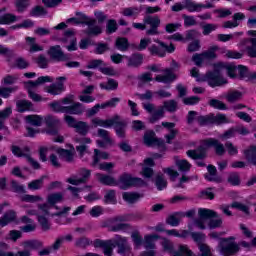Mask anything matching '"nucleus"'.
I'll return each mask as SVG.
<instances>
[{"instance_id": "774afa93", "label": "nucleus", "mask_w": 256, "mask_h": 256, "mask_svg": "<svg viewBox=\"0 0 256 256\" xmlns=\"http://www.w3.org/2000/svg\"><path fill=\"white\" fill-rule=\"evenodd\" d=\"M187 155L190 159H203V157H205V152H201L200 150H189L187 151Z\"/></svg>"}, {"instance_id": "9b49d317", "label": "nucleus", "mask_w": 256, "mask_h": 256, "mask_svg": "<svg viewBox=\"0 0 256 256\" xmlns=\"http://www.w3.org/2000/svg\"><path fill=\"white\" fill-rule=\"evenodd\" d=\"M51 145L49 146H43L39 150V157L40 161L45 163L46 161H49L50 165L52 167H55L56 169H59L61 167V162L59 161V157H57V151L50 150Z\"/></svg>"}, {"instance_id": "a211bd4d", "label": "nucleus", "mask_w": 256, "mask_h": 256, "mask_svg": "<svg viewBox=\"0 0 256 256\" xmlns=\"http://www.w3.org/2000/svg\"><path fill=\"white\" fill-rule=\"evenodd\" d=\"M145 25H149L150 29L146 31V35H159V27L161 26V18L159 16L144 17Z\"/></svg>"}, {"instance_id": "09e8293b", "label": "nucleus", "mask_w": 256, "mask_h": 256, "mask_svg": "<svg viewBox=\"0 0 256 256\" xmlns=\"http://www.w3.org/2000/svg\"><path fill=\"white\" fill-rule=\"evenodd\" d=\"M115 46L118 51H127V49H129V40L123 37L117 38Z\"/></svg>"}, {"instance_id": "b1692460", "label": "nucleus", "mask_w": 256, "mask_h": 256, "mask_svg": "<svg viewBox=\"0 0 256 256\" xmlns=\"http://www.w3.org/2000/svg\"><path fill=\"white\" fill-rule=\"evenodd\" d=\"M47 53L49 57L55 61H67L69 59L67 54L63 53V50H61V46L59 45L51 46Z\"/></svg>"}, {"instance_id": "9d476101", "label": "nucleus", "mask_w": 256, "mask_h": 256, "mask_svg": "<svg viewBox=\"0 0 256 256\" xmlns=\"http://www.w3.org/2000/svg\"><path fill=\"white\" fill-rule=\"evenodd\" d=\"M161 245L163 247V250L166 251V253H169L170 256H191V255H193V251H191V249H189L188 245H180L178 247V251H175L173 242H171L165 238L162 240Z\"/></svg>"}, {"instance_id": "ea45409f", "label": "nucleus", "mask_w": 256, "mask_h": 256, "mask_svg": "<svg viewBox=\"0 0 256 256\" xmlns=\"http://www.w3.org/2000/svg\"><path fill=\"white\" fill-rule=\"evenodd\" d=\"M166 235H170L172 237H179L180 239H187L191 233L187 230H177V229H172V230H166Z\"/></svg>"}, {"instance_id": "8fccbe9b", "label": "nucleus", "mask_w": 256, "mask_h": 256, "mask_svg": "<svg viewBox=\"0 0 256 256\" xmlns=\"http://www.w3.org/2000/svg\"><path fill=\"white\" fill-rule=\"evenodd\" d=\"M22 223H29L28 225L24 226L22 228V230L25 232V233H31V231H35L36 229V225L35 223H33V220H31L29 217L27 216H23L22 217Z\"/></svg>"}, {"instance_id": "c85d7f7f", "label": "nucleus", "mask_w": 256, "mask_h": 256, "mask_svg": "<svg viewBox=\"0 0 256 256\" xmlns=\"http://www.w3.org/2000/svg\"><path fill=\"white\" fill-rule=\"evenodd\" d=\"M205 147H214L217 155L225 154V146L216 139H208L204 142Z\"/></svg>"}, {"instance_id": "f704fd0d", "label": "nucleus", "mask_w": 256, "mask_h": 256, "mask_svg": "<svg viewBox=\"0 0 256 256\" xmlns=\"http://www.w3.org/2000/svg\"><path fill=\"white\" fill-rule=\"evenodd\" d=\"M224 97L228 101V103H235V101H239L243 97V93L239 90H230L226 94H224Z\"/></svg>"}, {"instance_id": "79ce46f5", "label": "nucleus", "mask_w": 256, "mask_h": 256, "mask_svg": "<svg viewBox=\"0 0 256 256\" xmlns=\"http://www.w3.org/2000/svg\"><path fill=\"white\" fill-rule=\"evenodd\" d=\"M43 181H45V176L29 182L28 189L30 191H39V189H43Z\"/></svg>"}, {"instance_id": "1a4fd4ad", "label": "nucleus", "mask_w": 256, "mask_h": 256, "mask_svg": "<svg viewBox=\"0 0 256 256\" xmlns=\"http://www.w3.org/2000/svg\"><path fill=\"white\" fill-rule=\"evenodd\" d=\"M165 111H168L169 113H174V111H177V101H165L163 106H160L155 112L152 113L149 119L150 123H157L159 119H163V117H165Z\"/></svg>"}, {"instance_id": "cd10ccee", "label": "nucleus", "mask_w": 256, "mask_h": 256, "mask_svg": "<svg viewBox=\"0 0 256 256\" xmlns=\"http://www.w3.org/2000/svg\"><path fill=\"white\" fill-rule=\"evenodd\" d=\"M64 41L69 44L66 46L68 51H77V38H75L73 31L68 30L65 32Z\"/></svg>"}, {"instance_id": "4be33fe9", "label": "nucleus", "mask_w": 256, "mask_h": 256, "mask_svg": "<svg viewBox=\"0 0 256 256\" xmlns=\"http://www.w3.org/2000/svg\"><path fill=\"white\" fill-rule=\"evenodd\" d=\"M119 116H113L110 119L103 120L99 117H95L91 120V124L94 127H105L106 129H109V127H113V125H117L119 123Z\"/></svg>"}, {"instance_id": "de8ad7c7", "label": "nucleus", "mask_w": 256, "mask_h": 256, "mask_svg": "<svg viewBox=\"0 0 256 256\" xmlns=\"http://www.w3.org/2000/svg\"><path fill=\"white\" fill-rule=\"evenodd\" d=\"M217 51L221 53V48L219 46H212L206 52H204V57L206 61L217 58Z\"/></svg>"}, {"instance_id": "473e14b6", "label": "nucleus", "mask_w": 256, "mask_h": 256, "mask_svg": "<svg viewBox=\"0 0 256 256\" xmlns=\"http://www.w3.org/2000/svg\"><path fill=\"white\" fill-rule=\"evenodd\" d=\"M15 221H17V214L15 211L10 210L0 219V227H5Z\"/></svg>"}, {"instance_id": "20e7f679", "label": "nucleus", "mask_w": 256, "mask_h": 256, "mask_svg": "<svg viewBox=\"0 0 256 256\" xmlns=\"http://www.w3.org/2000/svg\"><path fill=\"white\" fill-rule=\"evenodd\" d=\"M199 220L195 222V226L198 229H205V223H207V219H210L208 222L209 229H218L223 225V218L219 216V214L211 209L200 208L198 210Z\"/></svg>"}, {"instance_id": "864d4df0", "label": "nucleus", "mask_w": 256, "mask_h": 256, "mask_svg": "<svg viewBox=\"0 0 256 256\" xmlns=\"http://www.w3.org/2000/svg\"><path fill=\"white\" fill-rule=\"evenodd\" d=\"M211 119L212 123H214L215 125H223L225 123H229V118H227V116H225L224 114H211Z\"/></svg>"}, {"instance_id": "5fc2aeb1", "label": "nucleus", "mask_w": 256, "mask_h": 256, "mask_svg": "<svg viewBox=\"0 0 256 256\" xmlns=\"http://www.w3.org/2000/svg\"><path fill=\"white\" fill-rule=\"evenodd\" d=\"M131 239L136 249H139L142 246V244L144 245L143 237H141L139 231L132 232Z\"/></svg>"}, {"instance_id": "603ef678", "label": "nucleus", "mask_w": 256, "mask_h": 256, "mask_svg": "<svg viewBox=\"0 0 256 256\" xmlns=\"http://www.w3.org/2000/svg\"><path fill=\"white\" fill-rule=\"evenodd\" d=\"M104 203H108L110 205H115L117 203V196L115 194V190H108L104 195Z\"/></svg>"}, {"instance_id": "f03ea898", "label": "nucleus", "mask_w": 256, "mask_h": 256, "mask_svg": "<svg viewBox=\"0 0 256 256\" xmlns=\"http://www.w3.org/2000/svg\"><path fill=\"white\" fill-rule=\"evenodd\" d=\"M94 245L95 247H103L104 255L106 256H112L113 249H115V247H118V253L120 255H131V246L129 245L127 238L123 236H116L115 238L108 241L96 240Z\"/></svg>"}, {"instance_id": "6e6d98bb", "label": "nucleus", "mask_w": 256, "mask_h": 256, "mask_svg": "<svg viewBox=\"0 0 256 256\" xmlns=\"http://www.w3.org/2000/svg\"><path fill=\"white\" fill-rule=\"evenodd\" d=\"M251 45L247 47L245 50L242 49V51H244V53H246L248 55V57H256V38H251L250 40Z\"/></svg>"}, {"instance_id": "49530a36", "label": "nucleus", "mask_w": 256, "mask_h": 256, "mask_svg": "<svg viewBox=\"0 0 256 256\" xmlns=\"http://www.w3.org/2000/svg\"><path fill=\"white\" fill-rule=\"evenodd\" d=\"M119 87V82L114 79H109L107 83H100V89H104L105 91H115Z\"/></svg>"}, {"instance_id": "6ab92c4d", "label": "nucleus", "mask_w": 256, "mask_h": 256, "mask_svg": "<svg viewBox=\"0 0 256 256\" xmlns=\"http://www.w3.org/2000/svg\"><path fill=\"white\" fill-rule=\"evenodd\" d=\"M248 41H249V39H244L238 44V47L240 49H242V52H238L235 50H227L226 48H221L220 55H224V57H227V59H241L243 57V54L245 53V51L243 50V47H245V45H247Z\"/></svg>"}, {"instance_id": "58836bf2", "label": "nucleus", "mask_w": 256, "mask_h": 256, "mask_svg": "<svg viewBox=\"0 0 256 256\" xmlns=\"http://www.w3.org/2000/svg\"><path fill=\"white\" fill-rule=\"evenodd\" d=\"M20 200L25 203H43V197L41 195L24 194L20 197Z\"/></svg>"}, {"instance_id": "c9c22d12", "label": "nucleus", "mask_w": 256, "mask_h": 256, "mask_svg": "<svg viewBox=\"0 0 256 256\" xmlns=\"http://www.w3.org/2000/svg\"><path fill=\"white\" fill-rule=\"evenodd\" d=\"M107 159H109V153L101 152L98 149H94L92 166L97 167V165L100 164L101 160H107Z\"/></svg>"}, {"instance_id": "f8f14e48", "label": "nucleus", "mask_w": 256, "mask_h": 256, "mask_svg": "<svg viewBox=\"0 0 256 256\" xmlns=\"http://www.w3.org/2000/svg\"><path fill=\"white\" fill-rule=\"evenodd\" d=\"M220 255L231 256L239 251V244L235 242L234 237L224 238L218 246Z\"/></svg>"}, {"instance_id": "bb28decb", "label": "nucleus", "mask_w": 256, "mask_h": 256, "mask_svg": "<svg viewBox=\"0 0 256 256\" xmlns=\"http://www.w3.org/2000/svg\"><path fill=\"white\" fill-rule=\"evenodd\" d=\"M98 137L103 138V141L97 140V146L98 147H107V145H113V139H111V136H109V132L105 129H98Z\"/></svg>"}, {"instance_id": "4c0bfd02", "label": "nucleus", "mask_w": 256, "mask_h": 256, "mask_svg": "<svg viewBox=\"0 0 256 256\" xmlns=\"http://www.w3.org/2000/svg\"><path fill=\"white\" fill-rule=\"evenodd\" d=\"M122 197L124 201H126V203L133 204V203H137V201H139V199H141L143 195L139 193H133V192H124L122 194Z\"/></svg>"}, {"instance_id": "a19ab883", "label": "nucleus", "mask_w": 256, "mask_h": 256, "mask_svg": "<svg viewBox=\"0 0 256 256\" xmlns=\"http://www.w3.org/2000/svg\"><path fill=\"white\" fill-rule=\"evenodd\" d=\"M245 158L249 163L256 166V146H251L244 151Z\"/></svg>"}, {"instance_id": "a18cd8bd", "label": "nucleus", "mask_w": 256, "mask_h": 256, "mask_svg": "<svg viewBox=\"0 0 256 256\" xmlns=\"http://www.w3.org/2000/svg\"><path fill=\"white\" fill-rule=\"evenodd\" d=\"M143 63V56L141 54H134L128 58V67H139Z\"/></svg>"}, {"instance_id": "c03bdc74", "label": "nucleus", "mask_w": 256, "mask_h": 256, "mask_svg": "<svg viewBox=\"0 0 256 256\" xmlns=\"http://www.w3.org/2000/svg\"><path fill=\"white\" fill-rule=\"evenodd\" d=\"M19 21V17L13 14H5L0 16V25H11V23H16Z\"/></svg>"}, {"instance_id": "a878e982", "label": "nucleus", "mask_w": 256, "mask_h": 256, "mask_svg": "<svg viewBox=\"0 0 256 256\" xmlns=\"http://www.w3.org/2000/svg\"><path fill=\"white\" fill-rule=\"evenodd\" d=\"M153 167H155V161L152 158H146L142 164L141 176L145 179H151L153 177Z\"/></svg>"}, {"instance_id": "2eb2a0df", "label": "nucleus", "mask_w": 256, "mask_h": 256, "mask_svg": "<svg viewBox=\"0 0 256 256\" xmlns=\"http://www.w3.org/2000/svg\"><path fill=\"white\" fill-rule=\"evenodd\" d=\"M155 43H158V46L152 45L149 48L150 53L152 55H157L158 57H165L167 53H175V46L173 43L167 45L165 42L160 40H154Z\"/></svg>"}, {"instance_id": "423d86ee", "label": "nucleus", "mask_w": 256, "mask_h": 256, "mask_svg": "<svg viewBox=\"0 0 256 256\" xmlns=\"http://www.w3.org/2000/svg\"><path fill=\"white\" fill-rule=\"evenodd\" d=\"M190 75L191 77H195L196 81H207L210 87H221V85H226L227 83V80L221 77V74L217 71L200 76L199 70L197 68H192Z\"/></svg>"}, {"instance_id": "6e6552de", "label": "nucleus", "mask_w": 256, "mask_h": 256, "mask_svg": "<svg viewBox=\"0 0 256 256\" xmlns=\"http://www.w3.org/2000/svg\"><path fill=\"white\" fill-rule=\"evenodd\" d=\"M77 18H70L68 23H75L79 25V23H86L88 25V29L86 31L87 35H101L103 33V28L101 26H95L97 21L93 18L87 17V15L78 12L76 13Z\"/></svg>"}, {"instance_id": "69168bd1", "label": "nucleus", "mask_w": 256, "mask_h": 256, "mask_svg": "<svg viewBox=\"0 0 256 256\" xmlns=\"http://www.w3.org/2000/svg\"><path fill=\"white\" fill-rule=\"evenodd\" d=\"M96 167H98V169H100V171H106L107 173H111V171L115 167V163L103 162V163L97 164Z\"/></svg>"}, {"instance_id": "e433bc0d", "label": "nucleus", "mask_w": 256, "mask_h": 256, "mask_svg": "<svg viewBox=\"0 0 256 256\" xmlns=\"http://www.w3.org/2000/svg\"><path fill=\"white\" fill-rule=\"evenodd\" d=\"M27 125H33L34 127H41L43 124V117L39 115H27L25 117Z\"/></svg>"}, {"instance_id": "680f3d73", "label": "nucleus", "mask_w": 256, "mask_h": 256, "mask_svg": "<svg viewBox=\"0 0 256 256\" xmlns=\"http://www.w3.org/2000/svg\"><path fill=\"white\" fill-rule=\"evenodd\" d=\"M232 209H237V211H241L244 215H249V206L241 203V202H234L231 204Z\"/></svg>"}, {"instance_id": "7c9ffc66", "label": "nucleus", "mask_w": 256, "mask_h": 256, "mask_svg": "<svg viewBox=\"0 0 256 256\" xmlns=\"http://www.w3.org/2000/svg\"><path fill=\"white\" fill-rule=\"evenodd\" d=\"M177 79V76L173 74L171 69H166L164 75H157L155 77V81L158 83H171V81H175Z\"/></svg>"}, {"instance_id": "2f4dec72", "label": "nucleus", "mask_w": 256, "mask_h": 256, "mask_svg": "<svg viewBox=\"0 0 256 256\" xmlns=\"http://www.w3.org/2000/svg\"><path fill=\"white\" fill-rule=\"evenodd\" d=\"M75 142L79 143L80 145L76 146V151L83 157L85 151H87V146L91 143V138L82 137V138H75Z\"/></svg>"}, {"instance_id": "4d7b16f0", "label": "nucleus", "mask_w": 256, "mask_h": 256, "mask_svg": "<svg viewBox=\"0 0 256 256\" xmlns=\"http://www.w3.org/2000/svg\"><path fill=\"white\" fill-rule=\"evenodd\" d=\"M241 35H243V32H235L234 34H219L217 39L222 43H227V41H231V39L234 37H241Z\"/></svg>"}, {"instance_id": "37998d69", "label": "nucleus", "mask_w": 256, "mask_h": 256, "mask_svg": "<svg viewBox=\"0 0 256 256\" xmlns=\"http://www.w3.org/2000/svg\"><path fill=\"white\" fill-rule=\"evenodd\" d=\"M26 43L30 47V52L35 53L37 51H43V46L37 44L35 38L26 37Z\"/></svg>"}, {"instance_id": "3c124183", "label": "nucleus", "mask_w": 256, "mask_h": 256, "mask_svg": "<svg viewBox=\"0 0 256 256\" xmlns=\"http://www.w3.org/2000/svg\"><path fill=\"white\" fill-rule=\"evenodd\" d=\"M19 88L17 86L14 87H0V97L3 99H9L11 97V93H15Z\"/></svg>"}, {"instance_id": "ddd939ff", "label": "nucleus", "mask_w": 256, "mask_h": 256, "mask_svg": "<svg viewBox=\"0 0 256 256\" xmlns=\"http://www.w3.org/2000/svg\"><path fill=\"white\" fill-rule=\"evenodd\" d=\"M143 185H145V181H143V179L132 177L131 174L127 173L122 174L117 181V186L120 187V189H129L131 187H143Z\"/></svg>"}, {"instance_id": "0e129e2a", "label": "nucleus", "mask_w": 256, "mask_h": 256, "mask_svg": "<svg viewBox=\"0 0 256 256\" xmlns=\"http://www.w3.org/2000/svg\"><path fill=\"white\" fill-rule=\"evenodd\" d=\"M103 213H105V210L103 209L102 206H93L89 211L90 217H94V218L101 217Z\"/></svg>"}, {"instance_id": "aec40b11", "label": "nucleus", "mask_w": 256, "mask_h": 256, "mask_svg": "<svg viewBox=\"0 0 256 256\" xmlns=\"http://www.w3.org/2000/svg\"><path fill=\"white\" fill-rule=\"evenodd\" d=\"M143 143L147 147H165V143L163 142V140L157 139V137H155V132L151 130L145 132L143 137Z\"/></svg>"}, {"instance_id": "052dcab7", "label": "nucleus", "mask_w": 256, "mask_h": 256, "mask_svg": "<svg viewBox=\"0 0 256 256\" xmlns=\"http://www.w3.org/2000/svg\"><path fill=\"white\" fill-rule=\"evenodd\" d=\"M74 129H76L77 133H80L81 135H87V133H89V126L87 122H83V121L77 122Z\"/></svg>"}, {"instance_id": "f257e3e1", "label": "nucleus", "mask_w": 256, "mask_h": 256, "mask_svg": "<svg viewBox=\"0 0 256 256\" xmlns=\"http://www.w3.org/2000/svg\"><path fill=\"white\" fill-rule=\"evenodd\" d=\"M61 201H63V193H50L46 197V203L38 204L37 209L27 208L26 214L29 217L36 216L42 229L48 231L51 227L49 223L50 217L65 215L71 211L70 207H65L62 210L59 209L57 203H61Z\"/></svg>"}, {"instance_id": "393cba45", "label": "nucleus", "mask_w": 256, "mask_h": 256, "mask_svg": "<svg viewBox=\"0 0 256 256\" xmlns=\"http://www.w3.org/2000/svg\"><path fill=\"white\" fill-rule=\"evenodd\" d=\"M88 177H91V171L87 169H82L79 173V176H72L67 179V183L70 185H81V183H85Z\"/></svg>"}, {"instance_id": "c756f323", "label": "nucleus", "mask_w": 256, "mask_h": 256, "mask_svg": "<svg viewBox=\"0 0 256 256\" xmlns=\"http://www.w3.org/2000/svg\"><path fill=\"white\" fill-rule=\"evenodd\" d=\"M96 179L100 183H102V185H108L110 187H117V180H115V178H113V176L97 173Z\"/></svg>"}, {"instance_id": "338daca9", "label": "nucleus", "mask_w": 256, "mask_h": 256, "mask_svg": "<svg viewBox=\"0 0 256 256\" xmlns=\"http://www.w3.org/2000/svg\"><path fill=\"white\" fill-rule=\"evenodd\" d=\"M7 251H9V244L5 242H0V256H18L13 252H7Z\"/></svg>"}, {"instance_id": "bf43d9fd", "label": "nucleus", "mask_w": 256, "mask_h": 256, "mask_svg": "<svg viewBox=\"0 0 256 256\" xmlns=\"http://www.w3.org/2000/svg\"><path fill=\"white\" fill-rule=\"evenodd\" d=\"M175 165L178 167L179 171H189V169H191V164L187 160L176 158Z\"/></svg>"}, {"instance_id": "412c9836", "label": "nucleus", "mask_w": 256, "mask_h": 256, "mask_svg": "<svg viewBox=\"0 0 256 256\" xmlns=\"http://www.w3.org/2000/svg\"><path fill=\"white\" fill-rule=\"evenodd\" d=\"M65 81H67V78L58 77L56 79V84H52L45 88L46 93H49L50 95H61V93L65 91Z\"/></svg>"}, {"instance_id": "5701e85b", "label": "nucleus", "mask_w": 256, "mask_h": 256, "mask_svg": "<svg viewBox=\"0 0 256 256\" xmlns=\"http://www.w3.org/2000/svg\"><path fill=\"white\" fill-rule=\"evenodd\" d=\"M186 9L189 11V13H199L203 11V9H213V4L207 3H198L193 0H186Z\"/></svg>"}, {"instance_id": "4468645a", "label": "nucleus", "mask_w": 256, "mask_h": 256, "mask_svg": "<svg viewBox=\"0 0 256 256\" xmlns=\"http://www.w3.org/2000/svg\"><path fill=\"white\" fill-rule=\"evenodd\" d=\"M60 123L61 121L54 116L46 117V125L48 127L46 133L52 136V140L54 141V143H63V141H65V137L59 134V130L53 128L55 127V125H59Z\"/></svg>"}, {"instance_id": "7ed1b4c3", "label": "nucleus", "mask_w": 256, "mask_h": 256, "mask_svg": "<svg viewBox=\"0 0 256 256\" xmlns=\"http://www.w3.org/2000/svg\"><path fill=\"white\" fill-rule=\"evenodd\" d=\"M49 107L55 113H69L70 115H81L85 111L83 104L75 103V96L73 95H68L61 101H54L49 104Z\"/></svg>"}, {"instance_id": "39448f33", "label": "nucleus", "mask_w": 256, "mask_h": 256, "mask_svg": "<svg viewBox=\"0 0 256 256\" xmlns=\"http://www.w3.org/2000/svg\"><path fill=\"white\" fill-rule=\"evenodd\" d=\"M216 67L218 69H225L231 79H235V77H237V72L241 79H256V72L249 71L247 66L238 65L235 67L233 64L218 63Z\"/></svg>"}, {"instance_id": "0eeeda50", "label": "nucleus", "mask_w": 256, "mask_h": 256, "mask_svg": "<svg viewBox=\"0 0 256 256\" xmlns=\"http://www.w3.org/2000/svg\"><path fill=\"white\" fill-rule=\"evenodd\" d=\"M53 77L51 76H41L38 77L36 81H28L24 82V87L28 93V97L32 99V101L39 102L43 101V97L37 94L35 91L39 85H43L45 83H53Z\"/></svg>"}, {"instance_id": "f3484780", "label": "nucleus", "mask_w": 256, "mask_h": 256, "mask_svg": "<svg viewBox=\"0 0 256 256\" xmlns=\"http://www.w3.org/2000/svg\"><path fill=\"white\" fill-rule=\"evenodd\" d=\"M159 239V235L157 234H147L144 236V247L147 249L146 252H143L140 256H155L157 252H155V241Z\"/></svg>"}, {"instance_id": "72a5a7b5", "label": "nucleus", "mask_w": 256, "mask_h": 256, "mask_svg": "<svg viewBox=\"0 0 256 256\" xmlns=\"http://www.w3.org/2000/svg\"><path fill=\"white\" fill-rule=\"evenodd\" d=\"M18 113H25V111H33V103L29 100H20L16 103Z\"/></svg>"}, {"instance_id": "dca6fc26", "label": "nucleus", "mask_w": 256, "mask_h": 256, "mask_svg": "<svg viewBox=\"0 0 256 256\" xmlns=\"http://www.w3.org/2000/svg\"><path fill=\"white\" fill-rule=\"evenodd\" d=\"M50 151H56L57 155L61 157L64 161L67 163H72V161L75 160V147L70 145V149H62L58 147L57 145H50V148H48Z\"/></svg>"}, {"instance_id": "13d9d810", "label": "nucleus", "mask_w": 256, "mask_h": 256, "mask_svg": "<svg viewBox=\"0 0 256 256\" xmlns=\"http://www.w3.org/2000/svg\"><path fill=\"white\" fill-rule=\"evenodd\" d=\"M119 29V25L117 24V20L110 19L106 22V33L111 35L112 33H115Z\"/></svg>"}, {"instance_id": "e2e57ef3", "label": "nucleus", "mask_w": 256, "mask_h": 256, "mask_svg": "<svg viewBox=\"0 0 256 256\" xmlns=\"http://www.w3.org/2000/svg\"><path fill=\"white\" fill-rule=\"evenodd\" d=\"M121 13L124 17H137L141 10L139 8H126Z\"/></svg>"}]
</instances>
